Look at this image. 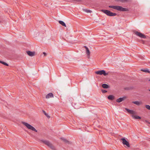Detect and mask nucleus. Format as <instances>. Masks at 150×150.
<instances>
[{"instance_id": "3", "label": "nucleus", "mask_w": 150, "mask_h": 150, "mask_svg": "<svg viewBox=\"0 0 150 150\" xmlns=\"http://www.w3.org/2000/svg\"><path fill=\"white\" fill-rule=\"evenodd\" d=\"M125 110L130 114H132V117L134 118L135 119H140L141 117L138 116V115H134L135 114H136V112L133 110H130L128 108H125Z\"/></svg>"}, {"instance_id": "28", "label": "nucleus", "mask_w": 150, "mask_h": 150, "mask_svg": "<svg viewBox=\"0 0 150 150\" xmlns=\"http://www.w3.org/2000/svg\"><path fill=\"white\" fill-rule=\"evenodd\" d=\"M125 89H127V88H125Z\"/></svg>"}, {"instance_id": "7", "label": "nucleus", "mask_w": 150, "mask_h": 150, "mask_svg": "<svg viewBox=\"0 0 150 150\" xmlns=\"http://www.w3.org/2000/svg\"><path fill=\"white\" fill-rule=\"evenodd\" d=\"M134 33L136 35L142 38L145 39L146 38V37L145 35L140 32L138 31H136Z\"/></svg>"}, {"instance_id": "22", "label": "nucleus", "mask_w": 150, "mask_h": 150, "mask_svg": "<svg viewBox=\"0 0 150 150\" xmlns=\"http://www.w3.org/2000/svg\"><path fill=\"white\" fill-rule=\"evenodd\" d=\"M83 10L85 11L86 12L88 13H91L92 12V11L91 10H89L87 9H84Z\"/></svg>"}, {"instance_id": "11", "label": "nucleus", "mask_w": 150, "mask_h": 150, "mask_svg": "<svg viewBox=\"0 0 150 150\" xmlns=\"http://www.w3.org/2000/svg\"><path fill=\"white\" fill-rule=\"evenodd\" d=\"M84 47L85 48L86 50V54H87L88 56H89L90 55V52L88 48L86 46H84Z\"/></svg>"}, {"instance_id": "2", "label": "nucleus", "mask_w": 150, "mask_h": 150, "mask_svg": "<svg viewBox=\"0 0 150 150\" xmlns=\"http://www.w3.org/2000/svg\"><path fill=\"white\" fill-rule=\"evenodd\" d=\"M40 142L45 144L52 150H56L55 147L49 141L47 140H40Z\"/></svg>"}, {"instance_id": "29", "label": "nucleus", "mask_w": 150, "mask_h": 150, "mask_svg": "<svg viewBox=\"0 0 150 150\" xmlns=\"http://www.w3.org/2000/svg\"><path fill=\"white\" fill-rule=\"evenodd\" d=\"M1 22V21H0V23Z\"/></svg>"}, {"instance_id": "21", "label": "nucleus", "mask_w": 150, "mask_h": 150, "mask_svg": "<svg viewBox=\"0 0 150 150\" xmlns=\"http://www.w3.org/2000/svg\"><path fill=\"white\" fill-rule=\"evenodd\" d=\"M60 139L65 143H67L68 142V141L67 140L64 138H61Z\"/></svg>"}, {"instance_id": "4", "label": "nucleus", "mask_w": 150, "mask_h": 150, "mask_svg": "<svg viewBox=\"0 0 150 150\" xmlns=\"http://www.w3.org/2000/svg\"><path fill=\"white\" fill-rule=\"evenodd\" d=\"M21 123L24 125L28 129H30L32 131H34L35 132H37V130L35 128L29 124L24 122H22Z\"/></svg>"}, {"instance_id": "6", "label": "nucleus", "mask_w": 150, "mask_h": 150, "mask_svg": "<svg viewBox=\"0 0 150 150\" xmlns=\"http://www.w3.org/2000/svg\"><path fill=\"white\" fill-rule=\"evenodd\" d=\"M95 73L97 74H99L100 75H102L103 74L105 76H106L108 74V73H106L105 71L104 70H101L96 71Z\"/></svg>"}, {"instance_id": "17", "label": "nucleus", "mask_w": 150, "mask_h": 150, "mask_svg": "<svg viewBox=\"0 0 150 150\" xmlns=\"http://www.w3.org/2000/svg\"><path fill=\"white\" fill-rule=\"evenodd\" d=\"M59 22L60 24L62 25V26L66 27V25L65 23L63 21H59Z\"/></svg>"}, {"instance_id": "25", "label": "nucleus", "mask_w": 150, "mask_h": 150, "mask_svg": "<svg viewBox=\"0 0 150 150\" xmlns=\"http://www.w3.org/2000/svg\"><path fill=\"white\" fill-rule=\"evenodd\" d=\"M43 54L44 55V56H45L46 55V54L45 52H43Z\"/></svg>"}, {"instance_id": "23", "label": "nucleus", "mask_w": 150, "mask_h": 150, "mask_svg": "<svg viewBox=\"0 0 150 150\" xmlns=\"http://www.w3.org/2000/svg\"><path fill=\"white\" fill-rule=\"evenodd\" d=\"M146 108L149 110H150V106L149 105H146L145 106Z\"/></svg>"}, {"instance_id": "20", "label": "nucleus", "mask_w": 150, "mask_h": 150, "mask_svg": "<svg viewBox=\"0 0 150 150\" xmlns=\"http://www.w3.org/2000/svg\"><path fill=\"white\" fill-rule=\"evenodd\" d=\"M42 112L48 118H50V116L44 110H42Z\"/></svg>"}, {"instance_id": "16", "label": "nucleus", "mask_w": 150, "mask_h": 150, "mask_svg": "<svg viewBox=\"0 0 150 150\" xmlns=\"http://www.w3.org/2000/svg\"><path fill=\"white\" fill-rule=\"evenodd\" d=\"M108 98L110 100H112L114 98V97L112 95H109L108 97Z\"/></svg>"}, {"instance_id": "12", "label": "nucleus", "mask_w": 150, "mask_h": 150, "mask_svg": "<svg viewBox=\"0 0 150 150\" xmlns=\"http://www.w3.org/2000/svg\"><path fill=\"white\" fill-rule=\"evenodd\" d=\"M125 97L120 98L116 100V101L118 103H120L124 100Z\"/></svg>"}, {"instance_id": "27", "label": "nucleus", "mask_w": 150, "mask_h": 150, "mask_svg": "<svg viewBox=\"0 0 150 150\" xmlns=\"http://www.w3.org/2000/svg\"><path fill=\"white\" fill-rule=\"evenodd\" d=\"M149 91H150V89H149Z\"/></svg>"}, {"instance_id": "1", "label": "nucleus", "mask_w": 150, "mask_h": 150, "mask_svg": "<svg viewBox=\"0 0 150 150\" xmlns=\"http://www.w3.org/2000/svg\"><path fill=\"white\" fill-rule=\"evenodd\" d=\"M109 7L121 11H128V9L123 8L122 7L117 6H109Z\"/></svg>"}, {"instance_id": "5", "label": "nucleus", "mask_w": 150, "mask_h": 150, "mask_svg": "<svg viewBox=\"0 0 150 150\" xmlns=\"http://www.w3.org/2000/svg\"><path fill=\"white\" fill-rule=\"evenodd\" d=\"M101 11L105 14L107 16H115L117 15L116 13L111 12L110 11L108 10L102 9L101 10Z\"/></svg>"}, {"instance_id": "9", "label": "nucleus", "mask_w": 150, "mask_h": 150, "mask_svg": "<svg viewBox=\"0 0 150 150\" xmlns=\"http://www.w3.org/2000/svg\"><path fill=\"white\" fill-rule=\"evenodd\" d=\"M26 52L27 54L29 56H34L35 54V52H31L29 51H27Z\"/></svg>"}, {"instance_id": "14", "label": "nucleus", "mask_w": 150, "mask_h": 150, "mask_svg": "<svg viewBox=\"0 0 150 150\" xmlns=\"http://www.w3.org/2000/svg\"><path fill=\"white\" fill-rule=\"evenodd\" d=\"M132 103L137 105H139L142 104V103L141 102H139L138 101H132Z\"/></svg>"}, {"instance_id": "15", "label": "nucleus", "mask_w": 150, "mask_h": 150, "mask_svg": "<svg viewBox=\"0 0 150 150\" xmlns=\"http://www.w3.org/2000/svg\"><path fill=\"white\" fill-rule=\"evenodd\" d=\"M115 1L117 2L120 1L122 3H126L128 1V0H115Z\"/></svg>"}, {"instance_id": "24", "label": "nucleus", "mask_w": 150, "mask_h": 150, "mask_svg": "<svg viewBox=\"0 0 150 150\" xmlns=\"http://www.w3.org/2000/svg\"><path fill=\"white\" fill-rule=\"evenodd\" d=\"M101 91H102V92L103 93H105L107 92V91L106 90H103V89H102L101 90Z\"/></svg>"}, {"instance_id": "10", "label": "nucleus", "mask_w": 150, "mask_h": 150, "mask_svg": "<svg viewBox=\"0 0 150 150\" xmlns=\"http://www.w3.org/2000/svg\"><path fill=\"white\" fill-rule=\"evenodd\" d=\"M54 97V95L52 94V93H50L47 94L46 96V98H53Z\"/></svg>"}, {"instance_id": "18", "label": "nucleus", "mask_w": 150, "mask_h": 150, "mask_svg": "<svg viewBox=\"0 0 150 150\" xmlns=\"http://www.w3.org/2000/svg\"><path fill=\"white\" fill-rule=\"evenodd\" d=\"M141 71H143L144 72H146V73H150V71H149L147 69H142L141 70Z\"/></svg>"}, {"instance_id": "13", "label": "nucleus", "mask_w": 150, "mask_h": 150, "mask_svg": "<svg viewBox=\"0 0 150 150\" xmlns=\"http://www.w3.org/2000/svg\"><path fill=\"white\" fill-rule=\"evenodd\" d=\"M102 86L104 88H108L110 87L108 85L105 83L103 84L102 85Z\"/></svg>"}, {"instance_id": "19", "label": "nucleus", "mask_w": 150, "mask_h": 150, "mask_svg": "<svg viewBox=\"0 0 150 150\" xmlns=\"http://www.w3.org/2000/svg\"><path fill=\"white\" fill-rule=\"evenodd\" d=\"M0 63L6 66H8V64L4 62L0 61Z\"/></svg>"}, {"instance_id": "8", "label": "nucleus", "mask_w": 150, "mask_h": 150, "mask_svg": "<svg viewBox=\"0 0 150 150\" xmlns=\"http://www.w3.org/2000/svg\"><path fill=\"white\" fill-rule=\"evenodd\" d=\"M121 140L122 141V143L124 145H126L128 147H130V145L129 142L126 140L125 138H121Z\"/></svg>"}, {"instance_id": "26", "label": "nucleus", "mask_w": 150, "mask_h": 150, "mask_svg": "<svg viewBox=\"0 0 150 150\" xmlns=\"http://www.w3.org/2000/svg\"><path fill=\"white\" fill-rule=\"evenodd\" d=\"M149 81H150V79H149Z\"/></svg>"}]
</instances>
